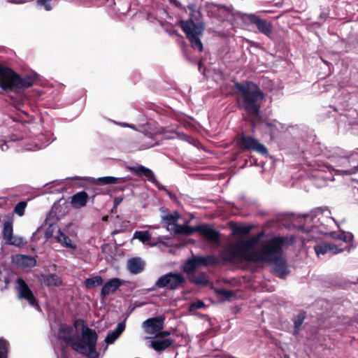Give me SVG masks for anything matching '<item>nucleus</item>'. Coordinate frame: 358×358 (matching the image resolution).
Returning <instances> with one entry per match:
<instances>
[{
    "mask_svg": "<svg viewBox=\"0 0 358 358\" xmlns=\"http://www.w3.org/2000/svg\"><path fill=\"white\" fill-rule=\"evenodd\" d=\"M81 179L87 181H91L92 179L90 178H82Z\"/></svg>",
    "mask_w": 358,
    "mask_h": 358,
    "instance_id": "45",
    "label": "nucleus"
},
{
    "mask_svg": "<svg viewBox=\"0 0 358 358\" xmlns=\"http://www.w3.org/2000/svg\"><path fill=\"white\" fill-rule=\"evenodd\" d=\"M117 178L112 177V176H106V177H101L99 178L97 180L103 182L104 184H115L117 181Z\"/></svg>",
    "mask_w": 358,
    "mask_h": 358,
    "instance_id": "34",
    "label": "nucleus"
},
{
    "mask_svg": "<svg viewBox=\"0 0 358 358\" xmlns=\"http://www.w3.org/2000/svg\"><path fill=\"white\" fill-rule=\"evenodd\" d=\"M0 148H1L2 151H6V150H8V146L5 143L3 145H0Z\"/></svg>",
    "mask_w": 358,
    "mask_h": 358,
    "instance_id": "41",
    "label": "nucleus"
},
{
    "mask_svg": "<svg viewBox=\"0 0 358 358\" xmlns=\"http://www.w3.org/2000/svg\"><path fill=\"white\" fill-rule=\"evenodd\" d=\"M144 262L140 258H132L128 260L127 267L131 273L137 274L141 273L144 268Z\"/></svg>",
    "mask_w": 358,
    "mask_h": 358,
    "instance_id": "25",
    "label": "nucleus"
},
{
    "mask_svg": "<svg viewBox=\"0 0 358 358\" xmlns=\"http://www.w3.org/2000/svg\"><path fill=\"white\" fill-rule=\"evenodd\" d=\"M114 123L117 124V125H120L121 127H129V124H127L126 122H114Z\"/></svg>",
    "mask_w": 358,
    "mask_h": 358,
    "instance_id": "39",
    "label": "nucleus"
},
{
    "mask_svg": "<svg viewBox=\"0 0 358 358\" xmlns=\"http://www.w3.org/2000/svg\"><path fill=\"white\" fill-rule=\"evenodd\" d=\"M122 281L120 279L115 278L107 281L102 287L101 294L106 297L109 294L114 293L121 285Z\"/></svg>",
    "mask_w": 358,
    "mask_h": 358,
    "instance_id": "21",
    "label": "nucleus"
},
{
    "mask_svg": "<svg viewBox=\"0 0 358 358\" xmlns=\"http://www.w3.org/2000/svg\"><path fill=\"white\" fill-rule=\"evenodd\" d=\"M88 194L85 191L79 192L71 196V203L74 208H81L87 203Z\"/></svg>",
    "mask_w": 358,
    "mask_h": 358,
    "instance_id": "22",
    "label": "nucleus"
},
{
    "mask_svg": "<svg viewBox=\"0 0 358 358\" xmlns=\"http://www.w3.org/2000/svg\"><path fill=\"white\" fill-rule=\"evenodd\" d=\"M196 282L197 283L206 284L207 281H206V279L203 278V279H202L201 280H196Z\"/></svg>",
    "mask_w": 358,
    "mask_h": 358,
    "instance_id": "42",
    "label": "nucleus"
},
{
    "mask_svg": "<svg viewBox=\"0 0 358 358\" xmlns=\"http://www.w3.org/2000/svg\"><path fill=\"white\" fill-rule=\"evenodd\" d=\"M357 281H358V278H357Z\"/></svg>",
    "mask_w": 358,
    "mask_h": 358,
    "instance_id": "49",
    "label": "nucleus"
},
{
    "mask_svg": "<svg viewBox=\"0 0 358 358\" xmlns=\"http://www.w3.org/2000/svg\"><path fill=\"white\" fill-rule=\"evenodd\" d=\"M108 215L103 216L102 217V220L104 221V222L108 221Z\"/></svg>",
    "mask_w": 358,
    "mask_h": 358,
    "instance_id": "44",
    "label": "nucleus"
},
{
    "mask_svg": "<svg viewBox=\"0 0 358 358\" xmlns=\"http://www.w3.org/2000/svg\"><path fill=\"white\" fill-rule=\"evenodd\" d=\"M215 293L216 295L222 299H229L233 295L232 292L222 289H216Z\"/></svg>",
    "mask_w": 358,
    "mask_h": 358,
    "instance_id": "32",
    "label": "nucleus"
},
{
    "mask_svg": "<svg viewBox=\"0 0 358 358\" xmlns=\"http://www.w3.org/2000/svg\"><path fill=\"white\" fill-rule=\"evenodd\" d=\"M237 145L243 150H252L263 155H267L266 148L256 139L243 135L237 141Z\"/></svg>",
    "mask_w": 358,
    "mask_h": 358,
    "instance_id": "13",
    "label": "nucleus"
},
{
    "mask_svg": "<svg viewBox=\"0 0 358 358\" xmlns=\"http://www.w3.org/2000/svg\"><path fill=\"white\" fill-rule=\"evenodd\" d=\"M187 8L191 12L189 18L186 21L180 20L178 24L185 33L192 48L201 52L203 50V44L200 37L203 34L205 28L203 22L201 20V15L195 10L194 4L188 5Z\"/></svg>",
    "mask_w": 358,
    "mask_h": 358,
    "instance_id": "5",
    "label": "nucleus"
},
{
    "mask_svg": "<svg viewBox=\"0 0 358 358\" xmlns=\"http://www.w3.org/2000/svg\"><path fill=\"white\" fill-rule=\"evenodd\" d=\"M149 245H151V246H154V245H156V243H153V244L152 243H150Z\"/></svg>",
    "mask_w": 358,
    "mask_h": 358,
    "instance_id": "47",
    "label": "nucleus"
},
{
    "mask_svg": "<svg viewBox=\"0 0 358 358\" xmlns=\"http://www.w3.org/2000/svg\"><path fill=\"white\" fill-rule=\"evenodd\" d=\"M180 215L176 211L169 213L166 210H163L162 220L166 224L167 230L171 233L187 236V232L189 227L187 225L177 224Z\"/></svg>",
    "mask_w": 358,
    "mask_h": 358,
    "instance_id": "8",
    "label": "nucleus"
},
{
    "mask_svg": "<svg viewBox=\"0 0 358 358\" xmlns=\"http://www.w3.org/2000/svg\"><path fill=\"white\" fill-rule=\"evenodd\" d=\"M248 230L243 227H238L234 229L235 234H245Z\"/></svg>",
    "mask_w": 358,
    "mask_h": 358,
    "instance_id": "37",
    "label": "nucleus"
},
{
    "mask_svg": "<svg viewBox=\"0 0 358 358\" xmlns=\"http://www.w3.org/2000/svg\"><path fill=\"white\" fill-rule=\"evenodd\" d=\"M26 206L27 203L24 201H21L15 206L14 212L19 216H22L24 213Z\"/></svg>",
    "mask_w": 358,
    "mask_h": 358,
    "instance_id": "33",
    "label": "nucleus"
},
{
    "mask_svg": "<svg viewBox=\"0 0 358 358\" xmlns=\"http://www.w3.org/2000/svg\"><path fill=\"white\" fill-rule=\"evenodd\" d=\"M208 15L216 17L222 21L232 22L236 17L241 15V13H235L231 9L218 5L212 4L208 6Z\"/></svg>",
    "mask_w": 358,
    "mask_h": 358,
    "instance_id": "11",
    "label": "nucleus"
},
{
    "mask_svg": "<svg viewBox=\"0 0 358 358\" xmlns=\"http://www.w3.org/2000/svg\"><path fill=\"white\" fill-rule=\"evenodd\" d=\"M35 80L34 76L22 77L13 69L0 65V87L6 92H17L31 86Z\"/></svg>",
    "mask_w": 358,
    "mask_h": 358,
    "instance_id": "6",
    "label": "nucleus"
},
{
    "mask_svg": "<svg viewBox=\"0 0 358 358\" xmlns=\"http://www.w3.org/2000/svg\"><path fill=\"white\" fill-rule=\"evenodd\" d=\"M184 282L183 276L180 273H169L160 277L155 283L158 288L175 289Z\"/></svg>",
    "mask_w": 358,
    "mask_h": 358,
    "instance_id": "12",
    "label": "nucleus"
},
{
    "mask_svg": "<svg viewBox=\"0 0 358 358\" xmlns=\"http://www.w3.org/2000/svg\"><path fill=\"white\" fill-rule=\"evenodd\" d=\"M8 343L6 341L0 339V358H7Z\"/></svg>",
    "mask_w": 358,
    "mask_h": 358,
    "instance_id": "31",
    "label": "nucleus"
},
{
    "mask_svg": "<svg viewBox=\"0 0 358 358\" xmlns=\"http://www.w3.org/2000/svg\"><path fill=\"white\" fill-rule=\"evenodd\" d=\"M130 170L138 175L144 176L151 182H157L153 171L142 165L130 167Z\"/></svg>",
    "mask_w": 358,
    "mask_h": 358,
    "instance_id": "23",
    "label": "nucleus"
},
{
    "mask_svg": "<svg viewBox=\"0 0 358 358\" xmlns=\"http://www.w3.org/2000/svg\"><path fill=\"white\" fill-rule=\"evenodd\" d=\"M303 320V317H301L299 316L294 320V327L296 329L295 333L296 332L297 329L300 327V326L302 324Z\"/></svg>",
    "mask_w": 358,
    "mask_h": 358,
    "instance_id": "36",
    "label": "nucleus"
},
{
    "mask_svg": "<svg viewBox=\"0 0 358 358\" xmlns=\"http://www.w3.org/2000/svg\"><path fill=\"white\" fill-rule=\"evenodd\" d=\"M247 17L250 20V22L257 26L259 32L266 36H270L271 34L273 27L271 22L265 20H262L254 14L247 15Z\"/></svg>",
    "mask_w": 358,
    "mask_h": 358,
    "instance_id": "18",
    "label": "nucleus"
},
{
    "mask_svg": "<svg viewBox=\"0 0 358 358\" xmlns=\"http://www.w3.org/2000/svg\"><path fill=\"white\" fill-rule=\"evenodd\" d=\"M129 127V128H131V129H134V130H137V129H136V127H135L134 125H133V124H129V127Z\"/></svg>",
    "mask_w": 358,
    "mask_h": 358,
    "instance_id": "43",
    "label": "nucleus"
},
{
    "mask_svg": "<svg viewBox=\"0 0 358 358\" xmlns=\"http://www.w3.org/2000/svg\"><path fill=\"white\" fill-rule=\"evenodd\" d=\"M54 141L52 134L50 132L40 134L22 142L24 150L27 151H36L41 150Z\"/></svg>",
    "mask_w": 358,
    "mask_h": 358,
    "instance_id": "9",
    "label": "nucleus"
},
{
    "mask_svg": "<svg viewBox=\"0 0 358 358\" xmlns=\"http://www.w3.org/2000/svg\"><path fill=\"white\" fill-rule=\"evenodd\" d=\"M235 87L242 94L243 106L247 112L257 117L259 111V101L264 99V94L260 89L252 82L236 83Z\"/></svg>",
    "mask_w": 358,
    "mask_h": 358,
    "instance_id": "7",
    "label": "nucleus"
},
{
    "mask_svg": "<svg viewBox=\"0 0 358 358\" xmlns=\"http://www.w3.org/2000/svg\"><path fill=\"white\" fill-rule=\"evenodd\" d=\"M218 263L219 259L215 255L197 256L188 260L183 266V270L187 273H192L199 266L214 265Z\"/></svg>",
    "mask_w": 358,
    "mask_h": 358,
    "instance_id": "10",
    "label": "nucleus"
},
{
    "mask_svg": "<svg viewBox=\"0 0 358 358\" xmlns=\"http://www.w3.org/2000/svg\"><path fill=\"white\" fill-rule=\"evenodd\" d=\"M58 336L59 339L69 343L77 352L85 355L87 358H98L96 350L97 334L94 329L83 324L81 337H74V330L69 326L62 324Z\"/></svg>",
    "mask_w": 358,
    "mask_h": 358,
    "instance_id": "4",
    "label": "nucleus"
},
{
    "mask_svg": "<svg viewBox=\"0 0 358 358\" xmlns=\"http://www.w3.org/2000/svg\"><path fill=\"white\" fill-rule=\"evenodd\" d=\"M358 173V166H357V170H356L355 173Z\"/></svg>",
    "mask_w": 358,
    "mask_h": 358,
    "instance_id": "48",
    "label": "nucleus"
},
{
    "mask_svg": "<svg viewBox=\"0 0 358 358\" xmlns=\"http://www.w3.org/2000/svg\"><path fill=\"white\" fill-rule=\"evenodd\" d=\"M122 201V197H116L114 200V203H115V206H117V205H119Z\"/></svg>",
    "mask_w": 358,
    "mask_h": 358,
    "instance_id": "38",
    "label": "nucleus"
},
{
    "mask_svg": "<svg viewBox=\"0 0 358 358\" xmlns=\"http://www.w3.org/2000/svg\"><path fill=\"white\" fill-rule=\"evenodd\" d=\"M3 237L9 245H20L22 243L21 238L13 236V226L10 222H6L3 224Z\"/></svg>",
    "mask_w": 358,
    "mask_h": 358,
    "instance_id": "19",
    "label": "nucleus"
},
{
    "mask_svg": "<svg viewBox=\"0 0 358 358\" xmlns=\"http://www.w3.org/2000/svg\"><path fill=\"white\" fill-rule=\"evenodd\" d=\"M170 333L164 331L155 336L150 342V347L156 351H162L167 349L173 343L169 336Z\"/></svg>",
    "mask_w": 358,
    "mask_h": 358,
    "instance_id": "16",
    "label": "nucleus"
},
{
    "mask_svg": "<svg viewBox=\"0 0 358 358\" xmlns=\"http://www.w3.org/2000/svg\"><path fill=\"white\" fill-rule=\"evenodd\" d=\"M313 167L315 170L313 175L315 185L322 187L327 184L328 180H333L332 178L324 176L322 172L328 171L336 174H355L358 167V154L348 155L344 150L335 149L327 155L326 162L318 159Z\"/></svg>",
    "mask_w": 358,
    "mask_h": 358,
    "instance_id": "3",
    "label": "nucleus"
},
{
    "mask_svg": "<svg viewBox=\"0 0 358 358\" xmlns=\"http://www.w3.org/2000/svg\"><path fill=\"white\" fill-rule=\"evenodd\" d=\"M103 280L99 275H96L85 280V285L88 289L94 288L103 284Z\"/></svg>",
    "mask_w": 358,
    "mask_h": 358,
    "instance_id": "28",
    "label": "nucleus"
},
{
    "mask_svg": "<svg viewBox=\"0 0 358 358\" xmlns=\"http://www.w3.org/2000/svg\"><path fill=\"white\" fill-rule=\"evenodd\" d=\"M44 284L47 286L59 287L62 285L61 278L56 274H47L41 275Z\"/></svg>",
    "mask_w": 358,
    "mask_h": 358,
    "instance_id": "27",
    "label": "nucleus"
},
{
    "mask_svg": "<svg viewBox=\"0 0 358 358\" xmlns=\"http://www.w3.org/2000/svg\"><path fill=\"white\" fill-rule=\"evenodd\" d=\"M52 0H36V5L46 11H50L52 9Z\"/></svg>",
    "mask_w": 358,
    "mask_h": 358,
    "instance_id": "30",
    "label": "nucleus"
},
{
    "mask_svg": "<svg viewBox=\"0 0 358 358\" xmlns=\"http://www.w3.org/2000/svg\"><path fill=\"white\" fill-rule=\"evenodd\" d=\"M53 236L52 231H50V227L45 232V236L47 238H49L50 236Z\"/></svg>",
    "mask_w": 358,
    "mask_h": 358,
    "instance_id": "40",
    "label": "nucleus"
},
{
    "mask_svg": "<svg viewBox=\"0 0 358 358\" xmlns=\"http://www.w3.org/2000/svg\"><path fill=\"white\" fill-rule=\"evenodd\" d=\"M24 102V99L22 100L21 101H17V105H23Z\"/></svg>",
    "mask_w": 358,
    "mask_h": 358,
    "instance_id": "46",
    "label": "nucleus"
},
{
    "mask_svg": "<svg viewBox=\"0 0 358 358\" xmlns=\"http://www.w3.org/2000/svg\"><path fill=\"white\" fill-rule=\"evenodd\" d=\"M134 238L138 239L143 243H147L151 238V234L148 231H136L134 234Z\"/></svg>",
    "mask_w": 358,
    "mask_h": 358,
    "instance_id": "29",
    "label": "nucleus"
},
{
    "mask_svg": "<svg viewBox=\"0 0 358 358\" xmlns=\"http://www.w3.org/2000/svg\"><path fill=\"white\" fill-rule=\"evenodd\" d=\"M12 261L17 266L22 268H32L36 264L34 257L20 254L13 256Z\"/></svg>",
    "mask_w": 358,
    "mask_h": 358,
    "instance_id": "20",
    "label": "nucleus"
},
{
    "mask_svg": "<svg viewBox=\"0 0 358 358\" xmlns=\"http://www.w3.org/2000/svg\"><path fill=\"white\" fill-rule=\"evenodd\" d=\"M204 307V303L203 301H196L193 303H192L189 306V310L190 311H194L195 310H197V309H199V308H201Z\"/></svg>",
    "mask_w": 358,
    "mask_h": 358,
    "instance_id": "35",
    "label": "nucleus"
},
{
    "mask_svg": "<svg viewBox=\"0 0 358 358\" xmlns=\"http://www.w3.org/2000/svg\"><path fill=\"white\" fill-rule=\"evenodd\" d=\"M330 214L329 209L317 208L303 217L304 224L301 227L309 234V240L317 239L315 236L317 233L329 235L333 240L332 242L322 241L314 246L315 252L319 257L324 255H336L345 250L349 252L353 240V235L349 232L332 231L328 234L324 231L325 225L334 222Z\"/></svg>",
    "mask_w": 358,
    "mask_h": 358,
    "instance_id": "2",
    "label": "nucleus"
},
{
    "mask_svg": "<svg viewBox=\"0 0 358 358\" xmlns=\"http://www.w3.org/2000/svg\"><path fill=\"white\" fill-rule=\"evenodd\" d=\"M54 238L57 242L59 243L64 247L71 249L76 248V245L73 243L69 237L64 234L59 229H57Z\"/></svg>",
    "mask_w": 358,
    "mask_h": 358,
    "instance_id": "24",
    "label": "nucleus"
},
{
    "mask_svg": "<svg viewBox=\"0 0 358 358\" xmlns=\"http://www.w3.org/2000/svg\"><path fill=\"white\" fill-rule=\"evenodd\" d=\"M261 236H253L248 240L238 239L236 243L227 244L220 252L223 260L233 263L272 262L275 271L281 278L287 273L285 261L282 257V248L285 240L274 237L262 243L259 248L255 250Z\"/></svg>",
    "mask_w": 358,
    "mask_h": 358,
    "instance_id": "1",
    "label": "nucleus"
},
{
    "mask_svg": "<svg viewBox=\"0 0 358 358\" xmlns=\"http://www.w3.org/2000/svg\"><path fill=\"white\" fill-rule=\"evenodd\" d=\"M125 329V324L120 322L117 324L116 328L111 332L108 333L105 338V342L107 344H112L116 339L121 335Z\"/></svg>",
    "mask_w": 358,
    "mask_h": 358,
    "instance_id": "26",
    "label": "nucleus"
},
{
    "mask_svg": "<svg viewBox=\"0 0 358 358\" xmlns=\"http://www.w3.org/2000/svg\"><path fill=\"white\" fill-rule=\"evenodd\" d=\"M195 231H199L202 236L212 243L219 242V233L207 224L198 225L195 227H189L187 236L192 234Z\"/></svg>",
    "mask_w": 358,
    "mask_h": 358,
    "instance_id": "14",
    "label": "nucleus"
},
{
    "mask_svg": "<svg viewBox=\"0 0 358 358\" xmlns=\"http://www.w3.org/2000/svg\"><path fill=\"white\" fill-rule=\"evenodd\" d=\"M164 318L162 316L149 318L143 322V328L148 334L157 335L162 332L164 327Z\"/></svg>",
    "mask_w": 358,
    "mask_h": 358,
    "instance_id": "15",
    "label": "nucleus"
},
{
    "mask_svg": "<svg viewBox=\"0 0 358 358\" xmlns=\"http://www.w3.org/2000/svg\"><path fill=\"white\" fill-rule=\"evenodd\" d=\"M18 285V294L19 297L20 299H24L27 300L29 303L32 306H36L37 303L36 299L31 292V290L29 288L27 285L22 279H18L17 280Z\"/></svg>",
    "mask_w": 358,
    "mask_h": 358,
    "instance_id": "17",
    "label": "nucleus"
}]
</instances>
